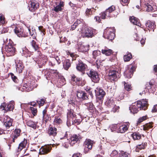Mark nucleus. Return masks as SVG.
<instances>
[{"instance_id":"f257e3e1","label":"nucleus","mask_w":157,"mask_h":157,"mask_svg":"<svg viewBox=\"0 0 157 157\" xmlns=\"http://www.w3.org/2000/svg\"><path fill=\"white\" fill-rule=\"evenodd\" d=\"M67 132H66L62 133L63 136L60 137L62 146L66 148H67L69 145L73 146L81 139V136L78 134L73 135L69 139H67Z\"/></svg>"},{"instance_id":"f03ea898","label":"nucleus","mask_w":157,"mask_h":157,"mask_svg":"<svg viewBox=\"0 0 157 157\" xmlns=\"http://www.w3.org/2000/svg\"><path fill=\"white\" fill-rule=\"evenodd\" d=\"M148 106L147 101L146 99H143L133 103L129 107L131 112L134 114L136 113L139 110H145Z\"/></svg>"},{"instance_id":"7ed1b4c3","label":"nucleus","mask_w":157,"mask_h":157,"mask_svg":"<svg viewBox=\"0 0 157 157\" xmlns=\"http://www.w3.org/2000/svg\"><path fill=\"white\" fill-rule=\"evenodd\" d=\"M67 113V125L68 127L71 125V121L72 124H79L82 121V119L80 116H77L75 115L73 110L70 109L68 110Z\"/></svg>"},{"instance_id":"20e7f679","label":"nucleus","mask_w":157,"mask_h":157,"mask_svg":"<svg viewBox=\"0 0 157 157\" xmlns=\"http://www.w3.org/2000/svg\"><path fill=\"white\" fill-rule=\"evenodd\" d=\"M115 29L113 27L107 28L104 30L103 37L110 40H112L115 37Z\"/></svg>"},{"instance_id":"39448f33","label":"nucleus","mask_w":157,"mask_h":157,"mask_svg":"<svg viewBox=\"0 0 157 157\" xmlns=\"http://www.w3.org/2000/svg\"><path fill=\"white\" fill-rule=\"evenodd\" d=\"M109 79L111 82L116 81L120 77V74L118 72L113 68H111L109 70L108 73Z\"/></svg>"},{"instance_id":"423d86ee","label":"nucleus","mask_w":157,"mask_h":157,"mask_svg":"<svg viewBox=\"0 0 157 157\" xmlns=\"http://www.w3.org/2000/svg\"><path fill=\"white\" fill-rule=\"evenodd\" d=\"M13 122V120L9 116H5L4 118V125L5 127L6 130H7L8 133L10 132L13 129L12 128Z\"/></svg>"},{"instance_id":"0eeeda50","label":"nucleus","mask_w":157,"mask_h":157,"mask_svg":"<svg viewBox=\"0 0 157 157\" xmlns=\"http://www.w3.org/2000/svg\"><path fill=\"white\" fill-rule=\"evenodd\" d=\"M95 29L91 28H87L82 29L81 32V36L83 37H92L95 33Z\"/></svg>"},{"instance_id":"6e6552de","label":"nucleus","mask_w":157,"mask_h":157,"mask_svg":"<svg viewBox=\"0 0 157 157\" xmlns=\"http://www.w3.org/2000/svg\"><path fill=\"white\" fill-rule=\"evenodd\" d=\"M87 74L90 78L92 82L95 83H98L99 82L100 78L98 73L97 71L91 69L87 72Z\"/></svg>"},{"instance_id":"1a4fd4ad","label":"nucleus","mask_w":157,"mask_h":157,"mask_svg":"<svg viewBox=\"0 0 157 157\" xmlns=\"http://www.w3.org/2000/svg\"><path fill=\"white\" fill-rule=\"evenodd\" d=\"M5 50L8 56H10L14 55L16 52L15 48L10 44L6 46Z\"/></svg>"},{"instance_id":"9d476101","label":"nucleus","mask_w":157,"mask_h":157,"mask_svg":"<svg viewBox=\"0 0 157 157\" xmlns=\"http://www.w3.org/2000/svg\"><path fill=\"white\" fill-rule=\"evenodd\" d=\"M14 31L15 33L19 37H26L28 36V34L24 33V29L19 27H15Z\"/></svg>"},{"instance_id":"9b49d317","label":"nucleus","mask_w":157,"mask_h":157,"mask_svg":"<svg viewBox=\"0 0 157 157\" xmlns=\"http://www.w3.org/2000/svg\"><path fill=\"white\" fill-rule=\"evenodd\" d=\"M94 91L97 98L100 100H101L103 98L105 94V92L103 90L98 87L96 88L94 90Z\"/></svg>"},{"instance_id":"f8f14e48","label":"nucleus","mask_w":157,"mask_h":157,"mask_svg":"<svg viewBox=\"0 0 157 157\" xmlns=\"http://www.w3.org/2000/svg\"><path fill=\"white\" fill-rule=\"evenodd\" d=\"M61 62V57L57 56L51 59L49 62V64L52 66H54L56 64H59Z\"/></svg>"},{"instance_id":"ddd939ff","label":"nucleus","mask_w":157,"mask_h":157,"mask_svg":"<svg viewBox=\"0 0 157 157\" xmlns=\"http://www.w3.org/2000/svg\"><path fill=\"white\" fill-rule=\"evenodd\" d=\"M135 70V68L134 67L130 65L128 68L124 72V76L127 78H130L133 75V72Z\"/></svg>"},{"instance_id":"4468645a","label":"nucleus","mask_w":157,"mask_h":157,"mask_svg":"<svg viewBox=\"0 0 157 157\" xmlns=\"http://www.w3.org/2000/svg\"><path fill=\"white\" fill-rule=\"evenodd\" d=\"M47 60V56L44 55H41L40 59L36 61V62L38 64L39 67L41 68L46 63Z\"/></svg>"},{"instance_id":"2eb2a0df","label":"nucleus","mask_w":157,"mask_h":157,"mask_svg":"<svg viewBox=\"0 0 157 157\" xmlns=\"http://www.w3.org/2000/svg\"><path fill=\"white\" fill-rule=\"evenodd\" d=\"M13 104V102L11 101L6 105L4 104H2L0 106V108L6 111L12 110L14 108Z\"/></svg>"},{"instance_id":"dca6fc26","label":"nucleus","mask_w":157,"mask_h":157,"mask_svg":"<svg viewBox=\"0 0 157 157\" xmlns=\"http://www.w3.org/2000/svg\"><path fill=\"white\" fill-rule=\"evenodd\" d=\"M52 149L51 146L47 145L42 146L40 149L39 154L44 155L50 152Z\"/></svg>"},{"instance_id":"f3484780","label":"nucleus","mask_w":157,"mask_h":157,"mask_svg":"<svg viewBox=\"0 0 157 157\" xmlns=\"http://www.w3.org/2000/svg\"><path fill=\"white\" fill-rule=\"evenodd\" d=\"M16 69L19 73H21L24 68L22 62L18 60H16Z\"/></svg>"},{"instance_id":"a211bd4d","label":"nucleus","mask_w":157,"mask_h":157,"mask_svg":"<svg viewBox=\"0 0 157 157\" xmlns=\"http://www.w3.org/2000/svg\"><path fill=\"white\" fill-rule=\"evenodd\" d=\"M33 82H29L27 83L24 84L22 88L26 91L29 92L32 90L33 88Z\"/></svg>"},{"instance_id":"6ab92c4d","label":"nucleus","mask_w":157,"mask_h":157,"mask_svg":"<svg viewBox=\"0 0 157 157\" xmlns=\"http://www.w3.org/2000/svg\"><path fill=\"white\" fill-rule=\"evenodd\" d=\"M77 96L78 98L82 100H86L88 99L86 93L82 90H78L77 92Z\"/></svg>"},{"instance_id":"aec40b11","label":"nucleus","mask_w":157,"mask_h":157,"mask_svg":"<svg viewBox=\"0 0 157 157\" xmlns=\"http://www.w3.org/2000/svg\"><path fill=\"white\" fill-rule=\"evenodd\" d=\"M145 25L149 31L152 30L153 32L154 31V30L156 28V25L155 22L150 20H148L147 21Z\"/></svg>"},{"instance_id":"412c9836","label":"nucleus","mask_w":157,"mask_h":157,"mask_svg":"<svg viewBox=\"0 0 157 157\" xmlns=\"http://www.w3.org/2000/svg\"><path fill=\"white\" fill-rule=\"evenodd\" d=\"M27 32L26 33H28V36L30 35L32 36L33 39H35L36 36V30L35 29L33 28L27 27V30H26Z\"/></svg>"},{"instance_id":"4be33fe9","label":"nucleus","mask_w":157,"mask_h":157,"mask_svg":"<svg viewBox=\"0 0 157 157\" xmlns=\"http://www.w3.org/2000/svg\"><path fill=\"white\" fill-rule=\"evenodd\" d=\"M87 65L86 64L82 62L79 61L78 63L77 64L76 68L78 71L83 73Z\"/></svg>"},{"instance_id":"5701e85b","label":"nucleus","mask_w":157,"mask_h":157,"mask_svg":"<svg viewBox=\"0 0 157 157\" xmlns=\"http://www.w3.org/2000/svg\"><path fill=\"white\" fill-rule=\"evenodd\" d=\"M38 3L36 2H31L28 6L29 10L33 12L38 7Z\"/></svg>"},{"instance_id":"b1692460","label":"nucleus","mask_w":157,"mask_h":157,"mask_svg":"<svg viewBox=\"0 0 157 157\" xmlns=\"http://www.w3.org/2000/svg\"><path fill=\"white\" fill-rule=\"evenodd\" d=\"M129 126L128 123L121 125L117 129V132L118 133H123L128 130Z\"/></svg>"},{"instance_id":"393cba45","label":"nucleus","mask_w":157,"mask_h":157,"mask_svg":"<svg viewBox=\"0 0 157 157\" xmlns=\"http://www.w3.org/2000/svg\"><path fill=\"white\" fill-rule=\"evenodd\" d=\"M22 56H24L27 58L30 57L31 56V52L26 48V47H24L21 49V51Z\"/></svg>"},{"instance_id":"a878e982","label":"nucleus","mask_w":157,"mask_h":157,"mask_svg":"<svg viewBox=\"0 0 157 157\" xmlns=\"http://www.w3.org/2000/svg\"><path fill=\"white\" fill-rule=\"evenodd\" d=\"M129 20L130 22L133 24L138 26L141 28L143 27L141 26L142 25L140 23L139 20L137 18L134 16H132L130 18Z\"/></svg>"},{"instance_id":"bb28decb","label":"nucleus","mask_w":157,"mask_h":157,"mask_svg":"<svg viewBox=\"0 0 157 157\" xmlns=\"http://www.w3.org/2000/svg\"><path fill=\"white\" fill-rule=\"evenodd\" d=\"M56 131L57 129L56 128L50 127L49 128L48 133L50 136L54 137L56 135Z\"/></svg>"},{"instance_id":"cd10ccee","label":"nucleus","mask_w":157,"mask_h":157,"mask_svg":"<svg viewBox=\"0 0 157 157\" xmlns=\"http://www.w3.org/2000/svg\"><path fill=\"white\" fill-rule=\"evenodd\" d=\"M94 142L93 141L88 139H86L84 143L85 147L89 149H91Z\"/></svg>"},{"instance_id":"c85d7f7f","label":"nucleus","mask_w":157,"mask_h":157,"mask_svg":"<svg viewBox=\"0 0 157 157\" xmlns=\"http://www.w3.org/2000/svg\"><path fill=\"white\" fill-rule=\"evenodd\" d=\"M142 9H143L142 8ZM153 8L152 6L148 3H146L144 5V7L143 10L147 12L152 11Z\"/></svg>"},{"instance_id":"c756f323","label":"nucleus","mask_w":157,"mask_h":157,"mask_svg":"<svg viewBox=\"0 0 157 157\" xmlns=\"http://www.w3.org/2000/svg\"><path fill=\"white\" fill-rule=\"evenodd\" d=\"M102 54L105 55L106 56H109L113 53V51L110 49H108L107 48H105L101 50Z\"/></svg>"},{"instance_id":"7c9ffc66","label":"nucleus","mask_w":157,"mask_h":157,"mask_svg":"<svg viewBox=\"0 0 157 157\" xmlns=\"http://www.w3.org/2000/svg\"><path fill=\"white\" fill-rule=\"evenodd\" d=\"M64 4L63 2H60L58 5L54 7V10L56 12L61 11L62 7L63 6Z\"/></svg>"},{"instance_id":"2f4dec72","label":"nucleus","mask_w":157,"mask_h":157,"mask_svg":"<svg viewBox=\"0 0 157 157\" xmlns=\"http://www.w3.org/2000/svg\"><path fill=\"white\" fill-rule=\"evenodd\" d=\"M37 123V122H34L31 120L28 121L26 122L27 125L28 126L34 129L36 128Z\"/></svg>"},{"instance_id":"473e14b6","label":"nucleus","mask_w":157,"mask_h":157,"mask_svg":"<svg viewBox=\"0 0 157 157\" xmlns=\"http://www.w3.org/2000/svg\"><path fill=\"white\" fill-rule=\"evenodd\" d=\"M71 63L69 59H66L63 63V66L64 68L67 70L71 66Z\"/></svg>"},{"instance_id":"72a5a7b5","label":"nucleus","mask_w":157,"mask_h":157,"mask_svg":"<svg viewBox=\"0 0 157 157\" xmlns=\"http://www.w3.org/2000/svg\"><path fill=\"white\" fill-rule=\"evenodd\" d=\"M147 144L146 142L142 143L141 144L137 145L136 148V151H139V150L144 149L147 146Z\"/></svg>"},{"instance_id":"f704fd0d","label":"nucleus","mask_w":157,"mask_h":157,"mask_svg":"<svg viewBox=\"0 0 157 157\" xmlns=\"http://www.w3.org/2000/svg\"><path fill=\"white\" fill-rule=\"evenodd\" d=\"M95 10H96V9H94V8L90 9L87 8L85 12L86 16L88 17L90 16L92 14L93 12H94Z\"/></svg>"},{"instance_id":"c9c22d12","label":"nucleus","mask_w":157,"mask_h":157,"mask_svg":"<svg viewBox=\"0 0 157 157\" xmlns=\"http://www.w3.org/2000/svg\"><path fill=\"white\" fill-rule=\"evenodd\" d=\"M27 144V141H24L21 143L20 144H19V146L18 147V149H17V151L18 152H19L21 150L25 148Z\"/></svg>"},{"instance_id":"e433bc0d","label":"nucleus","mask_w":157,"mask_h":157,"mask_svg":"<svg viewBox=\"0 0 157 157\" xmlns=\"http://www.w3.org/2000/svg\"><path fill=\"white\" fill-rule=\"evenodd\" d=\"M106 103L108 107L111 109H112L113 107H114L116 105L115 102L113 99H109L107 102Z\"/></svg>"},{"instance_id":"4c0bfd02","label":"nucleus","mask_w":157,"mask_h":157,"mask_svg":"<svg viewBox=\"0 0 157 157\" xmlns=\"http://www.w3.org/2000/svg\"><path fill=\"white\" fill-rule=\"evenodd\" d=\"M132 56L130 53L128 52L127 54L124 56V59L125 62L129 61L132 58Z\"/></svg>"},{"instance_id":"58836bf2","label":"nucleus","mask_w":157,"mask_h":157,"mask_svg":"<svg viewBox=\"0 0 157 157\" xmlns=\"http://www.w3.org/2000/svg\"><path fill=\"white\" fill-rule=\"evenodd\" d=\"M132 136L134 140H139L141 138V135L139 133L135 132L132 134Z\"/></svg>"},{"instance_id":"ea45409f","label":"nucleus","mask_w":157,"mask_h":157,"mask_svg":"<svg viewBox=\"0 0 157 157\" xmlns=\"http://www.w3.org/2000/svg\"><path fill=\"white\" fill-rule=\"evenodd\" d=\"M31 44L34 51H38L39 48V47L35 40H32L31 42Z\"/></svg>"},{"instance_id":"a19ab883","label":"nucleus","mask_w":157,"mask_h":157,"mask_svg":"<svg viewBox=\"0 0 157 157\" xmlns=\"http://www.w3.org/2000/svg\"><path fill=\"white\" fill-rule=\"evenodd\" d=\"M89 45H81L80 47V49L82 52H86L89 50Z\"/></svg>"},{"instance_id":"79ce46f5","label":"nucleus","mask_w":157,"mask_h":157,"mask_svg":"<svg viewBox=\"0 0 157 157\" xmlns=\"http://www.w3.org/2000/svg\"><path fill=\"white\" fill-rule=\"evenodd\" d=\"M101 52L99 51L95 50L93 51V56L94 59L98 58L101 54Z\"/></svg>"},{"instance_id":"37998d69","label":"nucleus","mask_w":157,"mask_h":157,"mask_svg":"<svg viewBox=\"0 0 157 157\" xmlns=\"http://www.w3.org/2000/svg\"><path fill=\"white\" fill-rule=\"evenodd\" d=\"M82 80L81 78H79L77 77L74 75H73L71 77V80L75 82H78Z\"/></svg>"},{"instance_id":"c03bdc74","label":"nucleus","mask_w":157,"mask_h":157,"mask_svg":"<svg viewBox=\"0 0 157 157\" xmlns=\"http://www.w3.org/2000/svg\"><path fill=\"white\" fill-rule=\"evenodd\" d=\"M86 105L88 109L89 110H93L94 109V106L92 103H88L86 104Z\"/></svg>"},{"instance_id":"a18cd8bd","label":"nucleus","mask_w":157,"mask_h":157,"mask_svg":"<svg viewBox=\"0 0 157 157\" xmlns=\"http://www.w3.org/2000/svg\"><path fill=\"white\" fill-rule=\"evenodd\" d=\"M124 83V89L127 91H130L131 90V85L128 83H126L125 82H123Z\"/></svg>"},{"instance_id":"49530a36","label":"nucleus","mask_w":157,"mask_h":157,"mask_svg":"<svg viewBox=\"0 0 157 157\" xmlns=\"http://www.w3.org/2000/svg\"><path fill=\"white\" fill-rule=\"evenodd\" d=\"M117 128V125L116 124H113L110 126L109 128L111 132L116 131Z\"/></svg>"},{"instance_id":"de8ad7c7","label":"nucleus","mask_w":157,"mask_h":157,"mask_svg":"<svg viewBox=\"0 0 157 157\" xmlns=\"http://www.w3.org/2000/svg\"><path fill=\"white\" fill-rule=\"evenodd\" d=\"M152 125L150 124H147L143 126V129L144 130H147L152 127Z\"/></svg>"},{"instance_id":"09e8293b","label":"nucleus","mask_w":157,"mask_h":157,"mask_svg":"<svg viewBox=\"0 0 157 157\" xmlns=\"http://www.w3.org/2000/svg\"><path fill=\"white\" fill-rule=\"evenodd\" d=\"M147 117L146 115L140 117V118H139L138 120V124L141 123V122H142L143 121L146 120L147 119Z\"/></svg>"},{"instance_id":"8fccbe9b","label":"nucleus","mask_w":157,"mask_h":157,"mask_svg":"<svg viewBox=\"0 0 157 157\" xmlns=\"http://www.w3.org/2000/svg\"><path fill=\"white\" fill-rule=\"evenodd\" d=\"M153 85L154 83L153 82L150 81L148 83H147L146 85V88H147V89L149 90L151 88Z\"/></svg>"},{"instance_id":"3c124183","label":"nucleus","mask_w":157,"mask_h":157,"mask_svg":"<svg viewBox=\"0 0 157 157\" xmlns=\"http://www.w3.org/2000/svg\"><path fill=\"white\" fill-rule=\"evenodd\" d=\"M112 157H118V152L116 150L113 151L110 154Z\"/></svg>"},{"instance_id":"603ef678","label":"nucleus","mask_w":157,"mask_h":157,"mask_svg":"<svg viewBox=\"0 0 157 157\" xmlns=\"http://www.w3.org/2000/svg\"><path fill=\"white\" fill-rule=\"evenodd\" d=\"M5 18L2 14H0V23L2 24L5 23Z\"/></svg>"},{"instance_id":"864d4df0","label":"nucleus","mask_w":157,"mask_h":157,"mask_svg":"<svg viewBox=\"0 0 157 157\" xmlns=\"http://www.w3.org/2000/svg\"><path fill=\"white\" fill-rule=\"evenodd\" d=\"M62 122V120L58 117H56L54 121V124H59Z\"/></svg>"},{"instance_id":"5fc2aeb1","label":"nucleus","mask_w":157,"mask_h":157,"mask_svg":"<svg viewBox=\"0 0 157 157\" xmlns=\"http://www.w3.org/2000/svg\"><path fill=\"white\" fill-rule=\"evenodd\" d=\"M30 110H31L32 113L33 114L34 116H35L36 115L37 112L36 109L33 108V107H30Z\"/></svg>"},{"instance_id":"6e6d98bb","label":"nucleus","mask_w":157,"mask_h":157,"mask_svg":"<svg viewBox=\"0 0 157 157\" xmlns=\"http://www.w3.org/2000/svg\"><path fill=\"white\" fill-rule=\"evenodd\" d=\"M45 100L43 99H41L40 100L37 101V103L39 104V106H43L45 103Z\"/></svg>"},{"instance_id":"4d7b16f0","label":"nucleus","mask_w":157,"mask_h":157,"mask_svg":"<svg viewBox=\"0 0 157 157\" xmlns=\"http://www.w3.org/2000/svg\"><path fill=\"white\" fill-rule=\"evenodd\" d=\"M104 12L107 17H113V15L111 14L112 13L109 12V11H108V10L107 9Z\"/></svg>"},{"instance_id":"13d9d810","label":"nucleus","mask_w":157,"mask_h":157,"mask_svg":"<svg viewBox=\"0 0 157 157\" xmlns=\"http://www.w3.org/2000/svg\"><path fill=\"white\" fill-rule=\"evenodd\" d=\"M119 108V106H117L115 105L114 107H113V108L111 109V111L113 113H115L117 111Z\"/></svg>"},{"instance_id":"bf43d9fd","label":"nucleus","mask_w":157,"mask_h":157,"mask_svg":"<svg viewBox=\"0 0 157 157\" xmlns=\"http://www.w3.org/2000/svg\"><path fill=\"white\" fill-rule=\"evenodd\" d=\"M11 76L13 80L15 82H17L18 80L17 77L13 73L11 74Z\"/></svg>"},{"instance_id":"052dcab7","label":"nucleus","mask_w":157,"mask_h":157,"mask_svg":"<svg viewBox=\"0 0 157 157\" xmlns=\"http://www.w3.org/2000/svg\"><path fill=\"white\" fill-rule=\"evenodd\" d=\"M107 9L108 10V11H109V12L112 13L115 10V7L113 5L109 7Z\"/></svg>"},{"instance_id":"680f3d73","label":"nucleus","mask_w":157,"mask_h":157,"mask_svg":"<svg viewBox=\"0 0 157 157\" xmlns=\"http://www.w3.org/2000/svg\"><path fill=\"white\" fill-rule=\"evenodd\" d=\"M38 29L41 32V34L42 36H44L45 35V31L43 29V27L42 26H40L38 27Z\"/></svg>"},{"instance_id":"e2e57ef3","label":"nucleus","mask_w":157,"mask_h":157,"mask_svg":"<svg viewBox=\"0 0 157 157\" xmlns=\"http://www.w3.org/2000/svg\"><path fill=\"white\" fill-rule=\"evenodd\" d=\"M129 154L128 153L124 152H121L120 157H129Z\"/></svg>"},{"instance_id":"0e129e2a","label":"nucleus","mask_w":157,"mask_h":157,"mask_svg":"<svg viewBox=\"0 0 157 157\" xmlns=\"http://www.w3.org/2000/svg\"><path fill=\"white\" fill-rule=\"evenodd\" d=\"M21 131V130L20 129H15L14 131V134L16 135H18V136H19L20 135V133Z\"/></svg>"},{"instance_id":"69168bd1","label":"nucleus","mask_w":157,"mask_h":157,"mask_svg":"<svg viewBox=\"0 0 157 157\" xmlns=\"http://www.w3.org/2000/svg\"><path fill=\"white\" fill-rule=\"evenodd\" d=\"M152 113L157 112V104L154 105L151 110Z\"/></svg>"},{"instance_id":"338daca9","label":"nucleus","mask_w":157,"mask_h":157,"mask_svg":"<svg viewBox=\"0 0 157 157\" xmlns=\"http://www.w3.org/2000/svg\"><path fill=\"white\" fill-rule=\"evenodd\" d=\"M100 17L102 19H105L106 17H107L104 12L100 14Z\"/></svg>"},{"instance_id":"774afa93","label":"nucleus","mask_w":157,"mask_h":157,"mask_svg":"<svg viewBox=\"0 0 157 157\" xmlns=\"http://www.w3.org/2000/svg\"><path fill=\"white\" fill-rule=\"evenodd\" d=\"M82 155L80 153H75L73 154L72 157H81Z\"/></svg>"}]
</instances>
